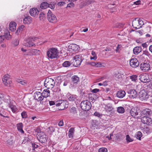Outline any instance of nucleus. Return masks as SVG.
<instances>
[{
  "label": "nucleus",
  "instance_id": "nucleus-16",
  "mask_svg": "<svg viewBox=\"0 0 152 152\" xmlns=\"http://www.w3.org/2000/svg\"><path fill=\"white\" fill-rule=\"evenodd\" d=\"M130 65L132 67L135 68L139 66V62L136 58H133L130 60Z\"/></svg>",
  "mask_w": 152,
  "mask_h": 152
},
{
  "label": "nucleus",
  "instance_id": "nucleus-61",
  "mask_svg": "<svg viewBox=\"0 0 152 152\" xmlns=\"http://www.w3.org/2000/svg\"><path fill=\"white\" fill-rule=\"evenodd\" d=\"M99 90L97 88H95L91 90V92L94 93H96L99 91Z\"/></svg>",
  "mask_w": 152,
  "mask_h": 152
},
{
  "label": "nucleus",
  "instance_id": "nucleus-7",
  "mask_svg": "<svg viewBox=\"0 0 152 152\" xmlns=\"http://www.w3.org/2000/svg\"><path fill=\"white\" fill-rule=\"evenodd\" d=\"M2 81L3 83L6 86L10 87L12 86V82L9 75H5L2 79Z\"/></svg>",
  "mask_w": 152,
  "mask_h": 152
},
{
  "label": "nucleus",
  "instance_id": "nucleus-4",
  "mask_svg": "<svg viewBox=\"0 0 152 152\" xmlns=\"http://www.w3.org/2000/svg\"><path fill=\"white\" fill-rule=\"evenodd\" d=\"M54 80L51 78H47L45 81L44 85L48 88H53L55 86Z\"/></svg>",
  "mask_w": 152,
  "mask_h": 152
},
{
  "label": "nucleus",
  "instance_id": "nucleus-64",
  "mask_svg": "<svg viewBox=\"0 0 152 152\" xmlns=\"http://www.w3.org/2000/svg\"><path fill=\"white\" fill-rule=\"evenodd\" d=\"M145 31L147 32H149L151 30H150V27H147L145 28Z\"/></svg>",
  "mask_w": 152,
  "mask_h": 152
},
{
  "label": "nucleus",
  "instance_id": "nucleus-45",
  "mask_svg": "<svg viewBox=\"0 0 152 152\" xmlns=\"http://www.w3.org/2000/svg\"><path fill=\"white\" fill-rule=\"evenodd\" d=\"M137 76L136 75H133L130 77V79L132 81L136 82L137 80Z\"/></svg>",
  "mask_w": 152,
  "mask_h": 152
},
{
  "label": "nucleus",
  "instance_id": "nucleus-37",
  "mask_svg": "<svg viewBox=\"0 0 152 152\" xmlns=\"http://www.w3.org/2000/svg\"><path fill=\"white\" fill-rule=\"evenodd\" d=\"M142 130L144 133H146L148 134L150 133V129L148 126H145Z\"/></svg>",
  "mask_w": 152,
  "mask_h": 152
},
{
  "label": "nucleus",
  "instance_id": "nucleus-26",
  "mask_svg": "<svg viewBox=\"0 0 152 152\" xmlns=\"http://www.w3.org/2000/svg\"><path fill=\"white\" fill-rule=\"evenodd\" d=\"M125 94L126 93L125 91L122 90L118 91L117 93V96L120 98H122L124 97Z\"/></svg>",
  "mask_w": 152,
  "mask_h": 152
},
{
  "label": "nucleus",
  "instance_id": "nucleus-14",
  "mask_svg": "<svg viewBox=\"0 0 152 152\" xmlns=\"http://www.w3.org/2000/svg\"><path fill=\"white\" fill-rule=\"evenodd\" d=\"M41 135L40 136L38 139L39 142L42 144H45L47 141L48 138L46 135L43 132L41 133Z\"/></svg>",
  "mask_w": 152,
  "mask_h": 152
},
{
  "label": "nucleus",
  "instance_id": "nucleus-62",
  "mask_svg": "<svg viewBox=\"0 0 152 152\" xmlns=\"http://www.w3.org/2000/svg\"><path fill=\"white\" fill-rule=\"evenodd\" d=\"M141 1L140 0H138L136 1L133 2V4H135L136 5H138L140 4Z\"/></svg>",
  "mask_w": 152,
  "mask_h": 152
},
{
  "label": "nucleus",
  "instance_id": "nucleus-39",
  "mask_svg": "<svg viewBox=\"0 0 152 152\" xmlns=\"http://www.w3.org/2000/svg\"><path fill=\"white\" fill-rule=\"evenodd\" d=\"M105 109L107 112H112L113 108L111 105H109L106 107Z\"/></svg>",
  "mask_w": 152,
  "mask_h": 152
},
{
  "label": "nucleus",
  "instance_id": "nucleus-2",
  "mask_svg": "<svg viewBox=\"0 0 152 152\" xmlns=\"http://www.w3.org/2000/svg\"><path fill=\"white\" fill-rule=\"evenodd\" d=\"M84 55V54H79L75 55L73 57L74 65L75 66L80 65L82 61L83 60Z\"/></svg>",
  "mask_w": 152,
  "mask_h": 152
},
{
  "label": "nucleus",
  "instance_id": "nucleus-56",
  "mask_svg": "<svg viewBox=\"0 0 152 152\" xmlns=\"http://www.w3.org/2000/svg\"><path fill=\"white\" fill-rule=\"evenodd\" d=\"M25 28V26L23 25H21L18 28L19 29V32L24 29Z\"/></svg>",
  "mask_w": 152,
  "mask_h": 152
},
{
  "label": "nucleus",
  "instance_id": "nucleus-11",
  "mask_svg": "<svg viewBox=\"0 0 152 152\" xmlns=\"http://www.w3.org/2000/svg\"><path fill=\"white\" fill-rule=\"evenodd\" d=\"M127 93L129 94V97L131 99H134L137 96V91L134 89H131L128 90Z\"/></svg>",
  "mask_w": 152,
  "mask_h": 152
},
{
  "label": "nucleus",
  "instance_id": "nucleus-35",
  "mask_svg": "<svg viewBox=\"0 0 152 152\" xmlns=\"http://www.w3.org/2000/svg\"><path fill=\"white\" fill-rule=\"evenodd\" d=\"M91 56L90 57L91 60H96L97 58V56L95 52L94 51H92L91 53Z\"/></svg>",
  "mask_w": 152,
  "mask_h": 152
},
{
  "label": "nucleus",
  "instance_id": "nucleus-28",
  "mask_svg": "<svg viewBox=\"0 0 152 152\" xmlns=\"http://www.w3.org/2000/svg\"><path fill=\"white\" fill-rule=\"evenodd\" d=\"M42 94L44 98H46L49 96L50 94V91L48 89H45L44 90Z\"/></svg>",
  "mask_w": 152,
  "mask_h": 152
},
{
  "label": "nucleus",
  "instance_id": "nucleus-12",
  "mask_svg": "<svg viewBox=\"0 0 152 152\" xmlns=\"http://www.w3.org/2000/svg\"><path fill=\"white\" fill-rule=\"evenodd\" d=\"M40 53L39 50L36 49H32L30 50H28L26 53H25L24 54L28 56H34L37 54H39Z\"/></svg>",
  "mask_w": 152,
  "mask_h": 152
},
{
  "label": "nucleus",
  "instance_id": "nucleus-52",
  "mask_svg": "<svg viewBox=\"0 0 152 152\" xmlns=\"http://www.w3.org/2000/svg\"><path fill=\"white\" fill-rule=\"evenodd\" d=\"M13 141L11 140H8L7 141V143L8 146H10L13 144Z\"/></svg>",
  "mask_w": 152,
  "mask_h": 152
},
{
  "label": "nucleus",
  "instance_id": "nucleus-51",
  "mask_svg": "<svg viewBox=\"0 0 152 152\" xmlns=\"http://www.w3.org/2000/svg\"><path fill=\"white\" fill-rule=\"evenodd\" d=\"M21 116L23 118H26L27 117L26 113L25 111L21 113Z\"/></svg>",
  "mask_w": 152,
  "mask_h": 152
},
{
  "label": "nucleus",
  "instance_id": "nucleus-25",
  "mask_svg": "<svg viewBox=\"0 0 152 152\" xmlns=\"http://www.w3.org/2000/svg\"><path fill=\"white\" fill-rule=\"evenodd\" d=\"M16 23L13 21L11 22L9 24V28L10 30L12 31H14L16 29Z\"/></svg>",
  "mask_w": 152,
  "mask_h": 152
},
{
  "label": "nucleus",
  "instance_id": "nucleus-32",
  "mask_svg": "<svg viewBox=\"0 0 152 152\" xmlns=\"http://www.w3.org/2000/svg\"><path fill=\"white\" fill-rule=\"evenodd\" d=\"M89 64L93 66L97 67H101L102 66L101 63L99 62H90Z\"/></svg>",
  "mask_w": 152,
  "mask_h": 152
},
{
  "label": "nucleus",
  "instance_id": "nucleus-50",
  "mask_svg": "<svg viewBox=\"0 0 152 152\" xmlns=\"http://www.w3.org/2000/svg\"><path fill=\"white\" fill-rule=\"evenodd\" d=\"M122 47V46L121 45H118L116 48L115 49V51L117 53H119L120 51L121 48Z\"/></svg>",
  "mask_w": 152,
  "mask_h": 152
},
{
  "label": "nucleus",
  "instance_id": "nucleus-27",
  "mask_svg": "<svg viewBox=\"0 0 152 152\" xmlns=\"http://www.w3.org/2000/svg\"><path fill=\"white\" fill-rule=\"evenodd\" d=\"M142 51V48L140 46L135 47L133 50V52L135 54H138Z\"/></svg>",
  "mask_w": 152,
  "mask_h": 152
},
{
  "label": "nucleus",
  "instance_id": "nucleus-22",
  "mask_svg": "<svg viewBox=\"0 0 152 152\" xmlns=\"http://www.w3.org/2000/svg\"><path fill=\"white\" fill-rule=\"evenodd\" d=\"M29 13L31 16L35 17L36 15H38L39 11L37 8H33L30 9Z\"/></svg>",
  "mask_w": 152,
  "mask_h": 152
},
{
  "label": "nucleus",
  "instance_id": "nucleus-29",
  "mask_svg": "<svg viewBox=\"0 0 152 152\" xmlns=\"http://www.w3.org/2000/svg\"><path fill=\"white\" fill-rule=\"evenodd\" d=\"M17 129L18 131L21 133H23L24 132L23 130V124L22 123H20L17 124Z\"/></svg>",
  "mask_w": 152,
  "mask_h": 152
},
{
  "label": "nucleus",
  "instance_id": "nucleus-15",
  "mask_svg": "<svg viewBox=\"0 0 152 152\" xmlns=\"http://www.w3.org/2000/svg\"><path fill=\"white\" fill-rule=\"evenodd\" d=\"M152 113L151 110L148 108H146L142 110L141 114L142 116H149Z\"/></svg>",
  "mask_w": 152,
  "mask_h": 152
},
{
  "label": "nucleus",
  "instance_id": "nucleus-44",
  "mask_svg": "<svg viewBox=\"0 0 152 152\" xmlns=\"http://www.w3.org/2000/svg\"><path fill=\"white\" fill-rule=\"evenodd\" d=\"M71 64L70 62L68 61H65L62 64V66L64 67L69 66Z\"/></svg>",
  "mask_w": 152,
  "mask_h": 152
},
{
  "label": "nucleus",
  "instance_id": "nucleus-55",
  "mask_svg": "<svg viewBox=\"0 0 152 152\" xmlns=\"http://www.w3.org/2000/svg\"><path fill=\"white\" fill-rule=\"evenodd\" d=\"M148 42H145L142 44V46L144 48H146L148 46Z\"/></svg>",
  "mask_w": 152,
  "mask_h": 152
},
{
  "label": "nucleus",
  "instance_id": "nucleus-47",
  "mask_svg": "<svg viewBox=\"0 0 152 152\" xmlns=\"http://www.w3.org/2000/svg\"><path fill=\"white\" fill-rule=\"evenodd\" d=\"M76 108L75 107H72L70 110V111L71 113L73 114H75L77 113Z\"/></svg>",
  "mask_w": 152,
  "mask_h": 152
},
{
  "label": "nucleus",
  "instance_id": "nucleus-54",
  "mask_svg": "<svg viewBox=\"0 0 152 152\" xmlns=\"http://www.w3.org/2000/svg\"><path fill=\"white\" fill-rule=\"evenodd\" d=\"M19 44V40L18 39L15 40L13 42L14 45L17 46Z\"/></svg>",
  "mask_w": 152,
  "mask_h": 152
},
{
  "label": "nucleus",
  "instance_id": "nucleus-60",
  "mask_svg": "<svg viewBox=\"0 0 152 152\" xmlns=\"http://www.w3.org/2000/svg\"><path fill=\"white\" fill-rule=\"evenodd\" d=\"M94 115L95 116H97L98 117H100L102 115L100 114L99 112H96L94 113Z\"/></svg>",
  "mask_w": 152,
  "mask_h": 152
},
{
  "label": "nucleus",
  "instance_id": "nucleus-46",
  "mask_svg": "<svg viewBox=\"0 0 152 152\" xmlns=\"http://www.w3.org/2000/svg\"><path fill=\"white\" fill-rule=\"evenodd\" d=\"M39 18L40 20H44L45 18V15L43 12H41L39 15Z\"/></svg>",
  "mask_w": 152,
  "mask_h": 152
},
{
  "label": "nucleus",
  "instance_id": "nucleus-38",
  "mask_svg": "<svg viewBox=\"0 0 152 152\" xmlns=\"http://www.w3.org/2000/svg\"><path fill=\"white\" fill-rule=\"evenodd\" d=\"M74 131V128H71L69 129V131L68 135L69 137H73Z\"/></svg>",
  "mask_w": 152,
  "mask_h": 152
},
{
  "label": "nucleus",
  "instance_id": "nucleus-23",
  "mask_svg": "<svg viewBox=\"0 0 152 152\" xmlns=\"http://www.w3.org/2000/svg\"><path fill=\"white\" fill-rule=\"evenodd\" d=\"M26 42H25L24 44V45L28 47H29L31 46H33L34 45H35L32 42V39L31 38H29L26 40Z\"/></svg>",
  "mask_w": 152,
  "mask_h": 152
},
{
  "label": "nucleus",
  "instance_id": "nucleus-17",
  "mask_svg": "<svg viewBox=\"0 0 152 152\" xmlns=\"http://www.w3.org/2000/svg\"><path fill=\"white\" fill-rule=\"evenodd\" d=\"M78 46L75 44H70L68 48V50L72 53L76 52L78 51Z\"/></svg>",
  "mask_w": 152,
  "mask_h": 152
},
{
  "label": "nucleus",
  "instance_id": "nucleus-3",
  "mask_svg": "<svg viewBox=\"0 0 152 152\" xmlns=\"http://www.w3.org/2000/svg\"><path fill=\"white\" fill-rule=\"evenodd\" d=\"M80 107L83 110L88 111L91 109V105L90 102L88 100L82 101L80 104Z\"/></svg>",
  "mask_w": 152,
  "mask_h": 152
},
{
  "label": "nucleus",
  "instance_id": "nucleus-8",
  "mask_svg": "<svg viewBox=\"0 0 152 152\" xmlns=\"http://www.w3.org/2000/svg\"><path fill=\"white\" fill-rule=\"evenodd\" d=\"M0 98L1 100H3L5 103V105L7 106L12 103H13V101L11 100L10 97L9 96L4 95L2 94H0Z\"/></svg>",
  "mask_w": 152,
  "mask_h": 152
},
{
  "label": "nucleus",
  "instance_id": "nucleus-57",
  "mask_svg": "<svg viewBox=\"0 0 152 152\" xmlns=\"http://www.w3.org/2000/svg\"><path fill=\"white\" fill-rule=\"evenodd\" d=\"M5 38V37L3 35H1L0 36V43L2 42L4 40Z\"/></svg>",
  "mask_w": 152,
  "mask_h": 152
},
{
  "label": "nucleus",
  "instance_id": "nucleus-58",
  "mask_svg": "<svg viewBox=\"0 0 152 152\" xmlns=\"http://www.w3.org/2000/svg\"><path fill=\"white\" fill-rule=\"evenodd\" d=\"M48 7L50 8L51 9H54L55 8V5L53 3L52 4H48Z\"/></svg>",
  "mask_w": 152,
  "mask_h": 152
},
{
  "label": "nucleus",
  "instance_id": "nucleus-48",
  "mask_svg": "<svg viewBox=\"0 0 152 152\" xmlns=\"http://www.w3.org/2000/svg\"><path fill=\"white\" fill-rule=\"evenodd\" d=\"M126 140L128 142H132L133 140V139L131 138L129 135H126Z\"/></svg>",
  "mask_w": 152,
  "mask_h": 152
},
{
  "label": "nucleus",
  "instance_id": "nucleus-40",
  "mask_svg": "<svg viewBox=\"0 0 152 152\" xmlns=\"http://www.w3.org/2000/svg\"><path fill=\"white\" fill-rule=\"evenodd\" d=\"M117 111L119 113H123L124 112V109L122 107H119L117 108Z\"/></svg>",
  "mask_w": 152,
  "mask_h": 152
},
{
  "label": "nucleus",
  "instance_id": "nucleus-6",
  "mask_svg": "<svg viewBox=\"0 0 152 152\" xmlns=\"http://www.w3.org/2000/svg\"><path fill=\"white\" fill-rule=\"evenodd\" d=\"M47 19L49 21L52 23H55L57 21V18L55 15L53 14L50 10L47 13Z\"/></svg>",
  "mask_w": 152,
  "mask_h": 152
},
{
  "label": "nucleus",
  "instance_id": "nucleus-20",
  "mask_svg": "<svg viewBox=\"0 0 152 152\" xmlns=\"http://www.w3.org/2000/svg\"><path fill=\"white\" fill-rule=\"evenodd\" d=\"M140 111L136 107L132 108L130 111V113L132 116L133 117H135L138 115L139 112Z\"/></svg>",
  "mask_w": 152,
  "mask_h": 152
},
{
  "label": "nucleus",
  "instance_id": "nucleus-53",
  "mask_svg": "<svg viewBox=\"0 0 152 152\" xmlns=\"http://www.w3.org/2000/svg\"><path fill=\"white\" fill-rule=\"evenodd\" d=\"M31 145L32 148V150H34V149L38 147V145L34 143H31Z\"/></svg>",
  "mask_w": 152,
  "mask_h": 152
},
{
  "label": "nucleus",
  "instance_id": "nucleus-30",
  "mask_svg": "<svg viewBox=\"0 0 152 152\" xmlns=\"http://www.w3.org/2000/svg\"><path fill=\"white\" fill-rule=\"evenodd\" d=\"M72 81L73 82L74 84L77 83L80 80L79 78L76 75H74L72 76L71 78Z\"/></svg>",
  "mask_w": 152,
  "mask_h": 152
},
{
  "label": "nucleus",
  "instance_id": "nucleus-19",
  "mask_svg": "<svg viewBox=\"0 0 152 152\" xmlns=\"http://www.w3.org/2000/svg\"><path fill=\"white\" fill-rule=\"evenodd\" d=\"M140 80L143 83H146L149 81L148 75L146 74L141 75H140Z\"/></svg>",
  "mask_w": 152,
  "mask_h": 152
},
{
  "label": "nucleus",
  "instance_id": "nucleus-21",
  "mask_svg": "<svg viewBox=\"0 0 152 152\" xmlns=\"http://www.w3.org/2000/svg\"><path fill=\"white\" fill-rule=\"evenodd\" d=\"M68 100L72 102H75L78 100L77 96L75 95H70L67 96Z\"/></svg>",
  "mask_w": 152,
  "mask_h": 152
},
{
  "label": "nucleus",
  "instance_id": "nucleus-18",
  "mask_svg": "<svg viewBox=\"0 0 152 152\" xmlns=\"http://www.w3.org/2000/svg\"><path fill=\"white\" fill-rule=\"evenodd\" d=\"M34 99L38 101H41L43 100L44 97L42 93L39 92H36L34 93Z\"/></svg>",
  "mask_w": 152,
  "mask_h": 152
},
{
  "label": "nucleus",
  "instance_id": "nucleus-41",
  "mask_svg": "<svg viewBox=\"0 0 152 152\" xmlns=\"http://www.w3.org/2000/svg\"><path fill=\"white\" fill-rule=\"evenodd\" d=\"M3 36H4L5 38L7 39L10 38L11 36V35L10 34L9 31H8L7 30V31L4 33V35Z\"/></svg>",
  "mask_w": 152,
  "mask_h": 152
},
{
  "label": "nucleus",
  "instance_id": "nucleus-34",
  "mask_svg": "<svg viewBox=\"0 0 152 152\" xmlns=\"http://www.w3.org/2000/svg\"><path fill=\"white\" fill-rule=\"evenodd\" d=\"M94 1L93 0H86L85 1L82 3V5L83 6H85L87 5H89L94 3Z\"/></svg>",
  "mask_w": 152,
  "mask_h": 152
},
{
  "label": "nucleus",
  "instance_id": "nucleus-13",
  "mask_svg": "<svg viewBox=\"0 0 152 152\" xmlns=\"http://www.w3.org/2000/svg\"><path fill=\"white\" fill-rule=\"evenodd\" d=\"M139 96L140 99L142 101L146 100L148 97L147 93L143 90L139 92Z\"/></svg>",
  "mask_w": 152,
  "mask_h": 152
},
{
  "label": "nucleus",
  "instance_id": "nucleus-9",
  "mask_svg": "<svg viewBox=\"0 0 152 152\" xmlns=\"http://www.w3.org/2000/svg\"><path fill=\"white\" fill-rule=\"evenodd\" d=\"M141 121L144 124L149 125H152V119L148 116H143L141 118Z\"/></svg>",
  "mask_w": 152,
  "mask_h": 152
},
{
  "label": "nucleus",
  "instance_id": "nucleus-36",
  "mask_svg": "<svg viewBox=\"0 0 152 152\" xmlns=\"http://www.w3.org/2000/svg\"><path fill=\"white\" fill-rule=\"evenodd\" d=\"M48 4L46 2L42 3L40 5V7L42 9H45L48 7Z\"/></svg>",
  "mask_w": 152,
  "mask_h": 152
},
{
  "label": "nucleus",
  "instance_id": "nucleus-31",
  "mask_svg": "<svg viewBox=\"0 0 152 152\" xmlns=\"http://www.w3.org/2000/svg\"><path fill=\"white\" fill-rule=\"evenodd\" d=\"M32 20L30 16H27L23 19V23L25 24H28L31 23Z\"/></svg>",
  "mask_w": 152,
  "mask_h": 152
},
{
  "label": "nucleus",
  "instance_id": "nucleus-49",
  "mask_svg": "<svg viewBox=\"0 0 152 152\" xmlns=\"http://www.w3.org/2000/svg\"><path fill=\"white\" fill-rule=\"evenodd\" d=\"M107 150L106 148H99L98 150V152H107Z\"/></svg>",
  "mask_w": 152,
  "mask_h": 152
},
{
  "label": "nucleus",
  "instance_id": "nucleus-63",
  "mask_svg": "<svg viewBox=\"0 0 152 152\" xmlns=\"http://www.w3.org/2000/svg\"><path fill=\"white\" fill-rule=\"evenodd\" d=\"M65 4H66V3L62 1H61L58 2V5L59 6H63V5H64Z\"/></svg>",
  "mask_w": 152,
  "mask_h": 152
},
{
  "label": "nucleus",
  "instance_id": "nucleus-5",
  "mask_svg": "<svg viewBox=\"0 0 152 152\" xmlns=\"http://www.w3.org/2000/svg\"><path fill=\"white\" fill-rule=\"evenodd\" d=\"M143 25V21L139 18H135L132 21V26L136 29L140 28Z\"/></svg>",
  "mask_w": 152,
  "mask_h": 152
},
{
  "label": "nucleus",
  "instance_id": "nucleus-43",
  "mask_svg": "<svg viewBox=\"0 0 152 152\" xmlns=\"http://www.w3.org/2000/svg\"><path fill=\"white\" fill-rule=\"evenodd\" d=\"M142 136V133L140 131L138 132H137L136 135V138L138 139L139 140H141V138Z\"/></svg>",
  "mask_w": 152,
  "mask_h": 152
},
{
  "label": "nucleus",
  "instance_id": "nucleus-42",
  "mask_svg": "<svg viewBox=\"0 0 152 152\" xmlns=\"http://www.w3.org/2000/svg\"><path fill=\"white\" fill-rule=\"evenodd\" d=\"M17 81L18 83H20L22 85L24 86H26V85L27 81L26 80L22 79H18Z\"/></svg>",
  "mask_w": 152,
  "mask_h": 152
},
{
  "label": "nucleus",
  "instance_id": "nucleus-10",
  "mask_svg": "<svg viewBox=\"0 0 152 152\" xmlns=\"http://www.w3.org/2000/svg\"><path fill=\"white\" fill-rule=\"evenodd\" d=\"M140 69L144 72H147L150 69V65L148 63H142L140 65Z\"/></svg>",
  "mask_w": 152,
  "mask_h": 152
},
{
  "label": "nucleus",
  "instance_id": "nucleus-1",
  "mask_svg": "<svg viewBox=\"0 0 152 152\" xmlns=\"http://www.w3.org/2000/svg\"><path fill=\"white\" fill-rule=\"evenodd\" d=\"M58 50L54 48L49 49L47 52V55L48 57L51 59L57 58L59 57Z\"/></svg>",
  "mask_w": 152,
  "mask_h": 152
},
{
  "label": "nucleus",
  "instance_id": "nucleus-59",
  "mask_svg": "<svg viewBox=\"0 0 152 152\" xmlns=\"http://www.w3.org/2000/svg\"><path fill=\"white\" fill-rule=\"evenodd\" d=\"M49 129L50 131L51 132H54L55 131V128L54 127L50 126L49 128Z\"/></svg>",
  "mask_w": 152,
  "mask_h": 152
},
{
  "label": "nucleus",
  "instance_id": "nucleus-33",
  "mask_svg": "<svg viewBox=\"0 0 152 152\" xmlns=\"http://www.w3.org/2000/svg\"><path fill=\"white\" fill-rule=\"evenodd\" d=\"M13 103H12L7 106L10 108L12 111L14 113L17 110V108L15 106L13 105Z\"/></svg>",
  "mask_w": 152,
  "mask_h": 152
},
{
  "label": "nucleus",
  "instance_id": "nucleus-24",
  "mask_svg": "<svg viewBox=\"0 0 152 152\" xmlns=\"http://www.w3.org/2000/svg\"><path fill=\"white\" fill-rule=\"evenodd\" d=\"M67 102L64 100H62L61 104L59 107V110H62L67 107Z\"/></svg>",
  "mask_w": 152,
  "mask_h": 152
}]
</instances>
